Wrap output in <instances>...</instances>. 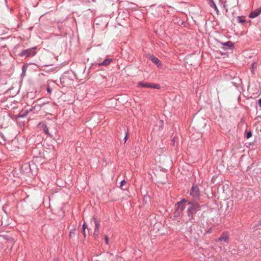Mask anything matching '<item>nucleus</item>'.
Segmentation results:
<instances>
[{
    "mask_svg": "<svg viewBox=\"0 0 261 261\" xmlns=\"http://www.w3.org/2000/svg\"><path fill=\"white\" fill-rule=\"evenodd\" d=\"M149 59L155 64L157 65L158 67H160L162 66V63L161 61L156 57L150 56L149 57Z\"/></svg>",
    "mask_w": 261,
    "mask_h": 261,
    "instance_id": "0eeeda50",
    "label": "nucleus"
},
{
    "mask_svg": "<svg viewBox=\"0 0 261 261\" xmlns=\"http://www.w3.org/2000/svg\"><path fill=\"white\" fill-rule=\"evenodd\" d=\"M261 12V8L257 9L254 11L252 12L249 15V17L251 18H255L258 16Z\"/></svg>",
    "mask_w": 261,
    "mask_h": 261,
    "instance_id": "6e6552de",
    "label": "nucleus"
},
{
    "mask_svg": "<svg viewBox=\"0 0 261 261\" xmlns=\"http://www.w3.org/2000/svg\"><path fill=\"white\" fill-rule=\"evenodd\" d=\"M105 241L106 244L107 245H108L109 244V238H108V237L107 236H106L105 237Z\"/></svg>",
    "mask_w": 261,
    "mask_h": 261,
    "instance_id": "2eb2a0df",
    "label": "nucleus"
},
{
    "mask_svg": "<svg viewBox=\"0 0 261 261\" xmlns=\"http://www.w3.org/2000/svg\"><path fill=\"white\" fill-rule=\"evenodd\" d=\"M83 233L84 237H86L85 230L84 231H83Z\"/></svg>",
    "mask_w": 261,
    "mask_h": 261,
    "instance_id": "b1692460",
    "label": "nucleus"
},
{
    "mask_svg": "<svg viewBox=\"0 0 261 261\" xmlns=\"http://www.w3.org/2000/svg\"><path fill=\"white\" fill-rule=\"evenodd\" d=\"M54 261H59L57 259H54Z\"/></svg>",
    "mask_w": 261,
    "mask_h": 261,
    "instance_id": "bb28decb",
    "label": "nucleus"
},
{
    "mask_svg": "<svg viewBox=\"0 0 261 261\" xmlns=\"http://www.w3.org/2000/svg\"><path fill=\"white\" fill-rule=\"evenodd\" d=\"M124 141H125V142L127 141V135L125 137V138H124Z\"/></svg>",
    "mask_w": 261,
    "mask_h": 261,
    "instance_id": "5701e85b",
    "label": "nucleus"
},
{
    "mask_svg": "<svg viewBox=\"0 0 261 261\" xmlns=\"http://www.w3.org/2000/svg\"><path fill=\"white\" fill-rule=\"evenodd\" d=\"M138 85L139 87L142 88H152L156 89H159L161 88V86L159 84L150 83L148 82H140L138 83Z\"/></svg>",
    "mask_w": 261,
    "mask_h": 261,
    "instance_id": "f03ea898",
    "label": "nucleus"
},
{
    "mask_svg": "<svg viewBox=\"0 0 261 261\" xmlns=\"http://www.w3.org/2000/svg\"><path fill=\"white\" fill-rule=\"evenodd\" d=\"M93 219H94V224H95L94 230L99 231V226H100L99 222L95 218H94Z\"/></svg>",
    "mask_w": 261,
    "mask_h": 261,
    "instance_id": "1a4fd4ad",
    "label": "nucleus"
},
{
    "mask_svg": "<svg viewBox=\"0 0 261 261\" xmlns=\"http://www.w3.org/2000/svg\"><path fill=\"white\" fill-rule=\"evenodd\" d=\"M258 103L259 105V106L261 108V98L260 99L258 100Z\"/></svg>",
    "mask_w": 261,
    "mask_h": 261,
    "instance_id": "4be33fe9",
    "label": "nucleus"
},
{
    "mask_svg": "<svg viewBox=\"0 0 261 261\" xmlns=\"http://www.w3.org/2000/svg\"><path fill=\"white\" fill-rule=\"evenodd\" d=\"M75 229H71L69 232V238H74L75 236Z\"/></svg>",
    "mask_w": 261,
    "mask_h": 261,
    "instance_id": "9b49d317",
    "label": "nucleus"
},
{
    "mask_svg": "<svg viewBox=\"0 0 261 261\" xmlns=\"http://www.w3.org/2000/svg\"><path fill=\"white\" fill-rule=\"evenodd\" d=\"M98 234H99V231L94 230V233H93V235H94V238L95 239H96V238H97L98 237Z\"/></svg>",
    "mask_w": 261,
    "mask_h": 261,
    "instance_id": "f8f14e48",
    "label": "nucleus"
},
{
    "mask_svg": "<svg viewBox=\"0 0 261 261\" xmlns=\"http://www.w3.org/2000/svg\"><path fill=\"white\" fill-rule=\"evenodd\" d=\"M252 136V133L251 132H248L246 135V138L247 139H249Z\"/></svg>",
    "mask_w": 261,
    "mask_h": 261,
    "instance_id": "4468645a",
    "label": "nucleus"
},
{
    "mask_svg": "<svg viewBox=\"0 0 261 261\" xmlns=\"http://www.w3.org/2000/svg\"><path fill=\"white\" fill-rule=\"evenodd\" d=\"M44 132L46 134L49 135L48 129V128H47L46 126H44Z\"/></svg>",
    "mask_w": 261,
    "mask_h": 261,
    "instance_id": "ddd939ff",
    "label": "nucleus"
},
{
    "mask_svg": "<svg viewBox=\"0 0 261 261\" xmlns=\"http://www.w3.org/2000/svg\"><path fill=\"white\" fill-rule=\"evenodd\" d=\"M190 195L195 199L198 198L199 197L200 191L197 186L195 185L192 186L190 190Z\"/></svg>",
    "mask_w": 261,
    "mask_h": 261,
    "instance_id": "7ed1b4c3",
    "label": "nucleus"
},
{
    "mask_svg": "<svg viewBox=\"0 0 261 261\" xmlns=\"http://www.w3.org/2000/svg\"><path fill=\"white\" fill-rule=\"evenodd\" d=\"M36 51L33 49H28L23 50L21 53V56L27 55L28 56H33L36 54Z\"/></svg>",
    "mask_w": 261,
    "mask_h": 261,
    "instance_id": "423d86ee",
    "label": "nucleus"
},
{
    "mask_svg": "<svg viewBox=\"0 0 261 261\" xmlns=\"http://www.w3.org/2000/svg\"><path fill=\"white\" fill-rule=\"evenodd\" d=\"M28 165H29V166L30 168L31 169V164H28Z\"/></svg>",
    "mask_w": 261,
    "mask_h": 261,
    "instance_id": "393cba45",
    "label": "nucleus"
},
{
    "mask_svg": "<svg viewBox=\"0 0 261 261\" xmlns=\"http://www.w3.org/2000/svg\"><path fill=\"white\" fill-rule=\"evenodd\" d=\"M210 1L212 2V3H213V2H214L213 0H210Z\"/></svg>",
    "mask_w": 261,
    "mask_h": 261,
    "instance_id": "cd10ccee",
    "label": "nucleus"
},
{
    "mask_svg": "<svg viewBox=\"0 0 261 261\" xmlns=\"http://www.w3.org/2000/svg\"><path fill=\"white\" fill-rule=\"evenodd\" d=\"M86 228V223H84V224L82 225L83 231H84L85 230Z\"/></svg>",
    "mask_w": 261,
    "mask_h": 261,
    "instance_id": "f3484780",
    "label": "nucleus"
},
{
    "mask_svg": "<svg viewBox=\"0 0 261 261\" xmlns=\"http://www.w3.org/2000/svg\"><path fill=\"white\" fill-rule=\"evenodd\" d=\"M257 67V64L255 63H254L252 64V68H255Z\"/></svg>",
    "mask_w": 261,
    "mask_h": 261,
    "instance_id": "aec40b11",
    "label": "nucleus"
},
{
    "mask_svg": "<svg viewBox=\"0 0 261 261\" xmlns=\"http://www.w3.org/2000/svg\"><path fill=\"white\" fill-rule=\"evenodd\" d=\"M219 249H220V250H222V247H219Z\"/></svg>",
    "mask_w": 261,
    "mask_h": 261,
    "instance_id": "a878e982",
    "label": "nucleus"
},
{
    "mask_svg": "<svg viewBox=\"0 0 261 261\" xmlns=\"http://www.w3.org/2000/svg\"><path fill=\"white\" fill-rule=\"evenodd\" d=\"M229 241V234L227 232L223 233L221 236L215 240L216 242H218L220 241H223L224 242L227 243Z\"/></svg>",
    "mask_w": 261,
    "mask_h": 261,
    "instance_id": "39448f33",
    "label": "nucleus"
},
{
    "mask_svg": "<svg viewBox=\"0 0 261 261\" xmlns=\"http://www.w3.org/2000/svg\"><path fill=\"white\" fill-rule=\"evenodd\" d=\"M188 202V201L185 199H182L181 201L177 203L176 211L180 213L185 208V203Z\"/></svg>",
    "mask_w": 261,
    "mask_h": 261,
    "instance_id": "20e7f679",
    "label": "nucleus"
},
{
    "mask_svg": "<svg viewBox=\"0 0 261 261\" xmlns=\"http://www.w3.org/2000/svg\"><path fill=\"white\" fill-rule=\"evenodd\" d=\"M188 204L189 205L187 209V215L188 219L187 222H192V220H194V215L197 212L200 211V206L199 204L197 202L192 203L191 202H188Z\"/></svg>",
    "mask_w": 261,
    "mask_h": 261,
    "instance_id": "f257e3e1",
    "label": "nucleus"
},
{
    "mask_svg": "<svg viewBox=\"0 0 261 261\" xmlns=\"http://www.w3.org/2000/svg\"><path fill=\"white\" fill-rule=\"evenodd\" d=\"M125 183H126L125 180L124 179V180H122L121 181V182H120V188H122V186H123L124 184H125Z\"/></svg>",
    "mask_w": 261,
    "mask_h": 261,
    "instance_id": "dca6fc26",
    "label": "nucleus"
},
{
    "mask_svg": "<svg viewBox=\"0 0 261 261\" xmlns=\"http://www.w3.org/2000/svg\"><path fill=\"white\" fill-rule=\"evenodd\" d=\"M212 7H214L215 9H217V8L216 7V5H215V4L214 3V2H213V3L212 4V5H211Z\"/></svg>",
    "mask_w": 261,
    "mask_h": 261,
    "instance_id": "6ab92c4d",
    "label": "nucleus"
},
{
    "mask_svg": "<svg viewBox=\"0 0 261 261\" xmlns=\"http://www.w3.org/2000/svg\"><path fill=\"white\" fill-rule=\"evenodd\" d=\"M47 91L48 93H51V89H50V88L49 87H47Z\"/></svg>",
    "mask_w": 261,
    "mask_h": 261,
    "instance_id": "412c9836",
    "label": "nucleus"
},
{
    "mask_svg": "<svg viewBox=\"0 0 261 261\" xmlns=\"http://www.w3.org/2000/svg\"><path fill=\"white\" fill-rule=\"evenodd\" d=\"M112 60L109 59H106L102 63H100L99 65L100 66H107L110 64Z\"/></svg>",
    "mask_w": 261,
    "mask_h": 261,
    "instance_id": "9d476101",
    "label": "nucleus"
},
{
    "mask_svg": "<svg viewBox=\"0 0 261 261\" xmlns=\"http://www.w3.org/2000/svg\"><path fill=\"white\" fill-rule=\"evenodd\" d=\"M226 45H227V46H231L232 45V43L230 42V41H228L226 43Z\"/></svg>",
    "mask_w": 261,
    "mask_h": 261,
    "instance_id": "a211bd4d",
    "label": "nucleus"
}]
</instances>
